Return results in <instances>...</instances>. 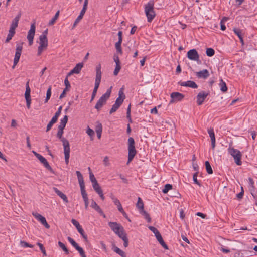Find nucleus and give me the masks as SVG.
Segmentation results:
<instances>
[{
    "label": "nucleus",
    "mask_w": 257,
    "mask_h": 257,
    "mask_svg": "<svg viewBox=\"0 0 257 257\" xmlns=\"http://www.w3.org/2000/svg\"><path fill=\"white\" fill-rule=\"evenodd\" d=\"M108 225L113 231L123 241L124 246L127 247L128 245V239L123 226L116 222H109Z\"/></svg>",
    "instance_id": "nucleus-1"
},
{
    "label": "nucleus",
    "mask_w": 257,
    "mask_h": 257,
    "mask_svg": "<svg viewBox=\"0 0 257 257\" xmlns=\"http://www.w3.org/2000/svg\"><path fill=\"white\" fill-rule=\"evenodd\" d=\"M63 130L62 128H58V131L57 133V137L61 139L63 143L64 147V153L65 155V161L67 165L69 163V159L70 156V145L69 141L65 138L62 137L63 134Z\"/></svg>",
    "instance_id": "nucleus-2"
},
{
    "label": "nucleus",
    "mask_w": 257,
    "mask_h": 257,
    "mask_svg": "<svg viewBox=\"0 0 257 257\" xmlns=\"http://www.w3.org/2000/svg\"><path fill=\"white\" fill-rule=\"evenodd\" d=\"M154 8V2L153 0L150 1L145 6V12L148 22H151L156 16Z\"/></svg>",
    "instance_id": "nucleus-3"
},
{
    "label": "nucleus",
    "mask_w": 257,
    "mask_h": 257,
    "mask_svg": "<svg viewBox=\"0 0 257 257\" xmlns=\"http://www.w3.org/2000/svg\"><path fill=\"white\" fill-rule=\"evenodd\" d=\"M112 86L108 88L106 92L103 94L96 103L95 108L99 111L102 107L106 104L107 100L109 98L111 93Z\"/></svg>",
    "instance_id": "nucleus-4"
},
{
    "label": "nucleus",
    "mask_w": 257,
    "mask_h": 257,
    "mask_svg": "<svg viewBox=\"0 0 257 257\" xmlns=\"http://www.w3.org/2000/svg\"><path fill=\"white\" fill-rule=\"evenodd\" d=\"M135 141L133 138L130 137L128 139V160L127 164H128L131 162L135 155H136L137 151L135 146Z\"/></svg>",
    "instance_id": "nucleus-5"
},
{
    "label": "nucleus",
    "mask_w": 257,
    "mask_h": 257,
    "mask_svg": "<svg viewBox=\"0 0 257 257\" xmlns=\"http://www.w3.org/2000/svg\"><path fill=\"white\" fill-rule=\"evenodd\" d=\"M228 152L233 157L234 161L237 165H241L242 164L241 161L242 154L240 151L230 146L228 149Z\"/></svg>",
    "instance_id": "nucleus-6"
},
{
    "label": "nucleus",
    "mask_w": 257,
    "mask_h": 257,
    "mask_svg": "<svg viewBox=\"0 0 257 257\" xmlns=\"http://www.w3.org/2000/svg\"><path fill=\"white\" fill-rule=\"evenodd\" d=\"M76 175L78 178L79 184L80 187L81 189V193L82 196V198L83 200H87L88 199L87 194L86 193V192L85 190V185H84V182L83 180V177L82 175L81 174V172L79 171H77Z\"/></svg>",
    "instance_id": "nucleus-7"
},
{
    "label": "nucleus",
    "mask_w": 257,
    "mask_h": 257,
    "mask_svg": "<svg viewBox=\"0 0 257 257\" xmlns=\"http://www.w3.org/2000/svg\"><path fill=\"white\" fill-rule=\"evenodd\" d=\"M23 44H18L16 45V52L15 54V57L14 59L13 65L12 66V69H14L15 66L17 65L18 63L19 62L20 58L21 57V55L22 53V49H23Z\"/></svg>",
    "instance_id": "nucleus-8"
},
{
    "label": "nucleus",
    "mask_w": 257,
    "mask_h": 257,
    "mask_svg": "<svg viewBox=\"0 0 257 257\" xmlns=\"http://www.w3.org/2000/svg\"><path fill=\"white\" fill-rule=\"evenodd\" d=\"M39 46L38 48L37 55L40 56L42 52L46 49L48 46V39L47 37H42L39 36Z\"/></svg>",
    "instance_id": "nucleus-9"
},
{
    "label": "nucleus",
    "mask_w": 257,
    "mask_h": 257,
    "mask_svg": "<svg viewBox=\"0 0 257 257\" xmlns=\"http://www.w3.org/2000/svg\"><path fill=\"white\" fill-rule=\"evenodd\" d=\"M35 23H33L31 25L30 29L29 30L27 38L29 41L30 46L32 45L33 43V39L35 33Z\"/></svg>",
    "instance_id": "nucleus-10"
},
{
    "label": "nucleus",
    "mask_w": 257,
    "mask_h": 257,
    "mask_svg": "<svg viewBox=\"0 0 257 257\" xmlns=\"http://www.w3.org/2000/svg\"><path fill=\"white\" fill-rule=\"evenodd\" d=\"M96 78L94 89L98 90L101 79V66L99 65L96 67Z\"/></svg>",
    "instance_id": "nucleus-11"
},
{
    "label": "nucleus",
    "mask_w": 257,
    "mask_h": 257,
    "mask_svg": "<svg viewBox=\"0 0 257 257\" xmlns=\"http://www.w3.org/2000/svg\"><path fill=\"white\" fill-rule=\"evenodd\" d=\"M29 80L27 81V82L26 84V91L25 93V97L26 101V105L28 109L30 108V104H31V96H30V93H31V89L29 87Z\"/></svg>",
    "instance_id": "nucleus-12"
},
{
    "label": "nucleus",
    "mask_w": 257,
    "mask_h": 257,
    "mask_svg": "<svg viewBox=\"0 0 257 257\" xmlns=\"http://www.w3.org/2000/svg\"><path fill=\"white\" fill-rule=\"evenodd\" d=\"M187 56L191 60L199 61V55L197 50L195 49H191L188 51Z\"/></svg>",
    "instance_id": "nucleus-13"
},
{
    "label": "nucleus",
    "mask_w": 257,
    "mask_h": 257,
    "mask_svg": "<svg viewBox=\"0 0 257 257\" xmlns=\"http://www.w3.org/2000/svg\"><path fill=\"white\" fill-rule=\"evenodd\" d=\"M209 95L208 92H206L204 91L200 92L197 95V103L198 105L202 104L206 98Z\"/></svg>",
    "instance_id": "nucleus-14"
},
{
    "label": "nucleus",
    "mask_w": 257,
    "mask_h": 257,
    "mask_svg": "<svg viewBox=\"0 0 257 257\" xmlns=\"http://www.w3.org/2000/svg\"><path fill=\"white\" fill-rule=\"evenodd\" d=\"M32 215L36 218L38 221H39L42 225H43L46 228L49 229L50 228V225L48 224L46 221V218L42 216L41 214L37 213V212H33Z\"/></svg>",
    "instance_id": "nucleus-15"
},
{
    "label": "nucleus",
    "mask_w": 257,
    "mask_h": 257,
    "mask_svg": "<svg viewBox=\"0 0 257 257\" xmlns=\"http://www.w3.org/2000/svg\"><path fill=\"white\" fill-rule=\"evenodd\" d=\"M184 96L182 93L179 92H173L171 94V100L170 101V103H172L175 101H180L182 100Z\"/></svg>",
    "instance_id": "nucleus-16"
},
{
    "label": "nucleus",
    "mask_w": 257,
    "mask_h": 257,
    "mask_svg": "<svg viewBox=\"0 0 257 257\" xmlns=\"http://www.w3.org/2000/svg\"><path fill=\"white\" fill-rule=\"evenodd\" d=\"M118 41L115 43V47L117 52L122 54V49L121 45L122 42V32L119 31L118 33Z\"/></svg>",
    "instance_id": "nucleus-17"
},
{
    "label": "nucleus",
    "mask_w": 257,
    "mask_h": 257,
    "mask_svg": "<svg viewBox=\"0 0 257 257\" xmlns=\"http://www.w3.org/2000/svg\"><path fill=\"white\" fill-rule=\"evenodd\" d=\"M37 158L40 161L41 163H42L43 164V165L45 166V167L46 169H47L51 173L54 174V170L51 168V167L50 166V165H49V163L48 162V161H47V160L44 157H43L41 155H40L38 156Z\"/></svg>",
    "instance_id": "nucleus-18"
},
{
    "label": "nucleus",
    "mask_w": 257,
    "mask_h": 257,
    "mask_svg": "<svg viewBox=\"0 0 257 257\" xmlns=\"http://www.w3.org/2000/svg\"><path fill=\"white\" fill-rule=\"evenodd\" d=\"M118 97L116 99L115 103L119 106L122 104L124 99L125 98V95L123 92V89L121 88L118 92Z\"/></svg>",
    "instance_id": "nucleus-19"
},
{
    "label": "nucleus",
    "mask_w": 257,
    "mask_h": 257,
    "mask_svg": "<svg viewBox=\"0 0 257 257\" xmlns=\"http://www.w3.org/2000/svg\"><path fill=\"white\" fill-rule=\"evenodd\" d=\"M83 66V64L82 63H79L74 67V68L71 70L70 72L67 74V77L70 76L73 74H79L82 67Z\"/></svg>",
    "instance_id": "nucleus-20"
},
{
    "label": "nucleus",
    "mask_w": 257,
    "mask_h": 257,
    "mask_svg": "<svg viewBox=\"0 0 257 257\" xmlns=\"http://www.w3.org/2000/svg\"><path fill=\"white\" fill-rule=\"evenodd\" d=\"M178 84L181 86L189 87L192 88H197L198 85L193 81H187L186 82H179Z\"/></svg>",
    "instance_id": "nucleus-21"
},
{
    "label": "nucleus",
    "mask_w": 257,
    "mask_h": 257,
    "mask_svg": "<svg viewBox=\"0 0 257 257\" xmlns=\"http://www.w3.org/2000/svg\"><path fill=\"white\" fill-rule=\"evenodd\" d=\"M21 16V13H19L18 15L13 19L12 22V24L11 25V27L10 29L12 31H15V29L18 27V22L20 20V17Z\"/></svg>",
    "instance_id": "nucleus-22"
},
{
    "label": "nucleus",
    "mask_w": 257,
    "mask_h": 257,
    "mask_svg": "<svg viewBox=\"0 0 257 257\" xmlns=\"http://www.w3.org/2000/svg\"><path fill=\"white\" fill-rule=\"evenodd\" d=\"M208 133L211 139V147L213 149L215 147V136L213 128H210L208 130Z\"/></svg>",
    "instance_id": "nucleus-23"
},
{
    "label": "nucleus",
    "mask_w": 257,
    "mask_h": 257,
    "mask_svg": "<svg viewBox=\"0 0 257 257\" xmlns=\"http://www.w3.org/2000/svg\"><path fill=\"white\" fill-rule=\"evenodd\" d=\"M196 76L199 78L206 79L209 76V73L207 69H204L196 73Z\"/></svg>",
    "instance_id": "nucleus-24"
},
{
    "label": "nucleus",
    "mask_w": 257,
    "mask_h": 257,
    "mask_svg": "<svg viewBox=\"0 0 257 257\" xmlns=\"http://www.w3.org/2000/svg\"><path fill=\"white\" fill-rule=\"evenodd\" d=\"M53 189L54 191V192L57 194V195L59 196L65 202H68L67 197L65 194L61 192L56 187H53Z\"/></svg>",
    "instance_id": "nucleus-25"
},
{
    "label": "nucleus",
    "mask_w": 257,
    "mask_h": 257,
    "mask_svg": "<svg viewBox=\"0 0 257 257\" xmlns=\"http://www.w3.org/2000/svg\"><path fill=\"white\" fill-rule=\"evenodd\" d=\"M91 206L96 211H97L98 213H99L101 215L103 216L104 218L106 217L105 215L103 213L102 209L100 208V207L97 205L96 202L94 201H92L91 203Z\"/></svg>",
    "instance_id": "nucleus-26"
},
{
    "label": "nucleus",
    "mask_w": 257,
    "mask_h": 257,
    "mask_svg": "<svg viewBox=\"0 0 257 257\" xmlns=\"http://www.w3.org/2000/svg\"><path fill=\"white\" fill-rule=\"evenodd\" d=\"M155 236L156 237L157 240L158 241L160 244L164 247V248L165 249H168V247L164 241L161 234L159 233Z\"/></svg>",
    "instance_id": "nucleus-27"
},
{
    "label": "nucleus",
    "mask_w": 257,
    "mask_h": 257,
    "mask_svg": "<svg viewBox=\"0 0 257 257\" xmlns=\"http://www.w3.org/2000/svg\"><path fill=\"white\" fill-rule=\"evenodd\" d=\"M248 182L249 191H250L251 194L253 195V193L254 192L255 190L254 181L251 178L249 177L248 178Z\"/></svg>",
    "instance_id": "nucleus-28"
},
{
    "label": "nucleus",
    "mask_w": 257,
    "mask_h": 257,
    "mask_svg": "<svg viewBox=\"0 0 257 257\" xmlns=\"http://www.w3.org/2000/svg\"><path fill=\"white\" fill-rule=\"evenodd\" d=\"M68 120V116L67 115H65L63 119L61 120V122L58 126V128L64 129L66 126V123H67Z\"/></svg>",
    "instance_id": "nucleus-29"
},
{
    "label": "nucleus",
    "mask_w": 257,
    "mask_h": 257,
    "mask_svg": "<svg viewBox=\"0 0 257 257\" xmlns=\"http://www.w3.org/2000/svg\"><path fill=\"white\" fill-rule=\"evenodd\" d=\"M136 206L138 208L139 212L144 210V203L140 197H138Z\"/></svg>",
    "instance_id": "nucleus-30"
},
{
    "label": "nucleus",
    "mask_w": 257,
    "mask_h": 257,
    "mask_svg": "<svg viewBox=\"0 0 257 257\" xmlns=\"http://www.w3.org/2000/svg\"><path fill=\"white\" fill-rule=\"evenodd\" d=\"M113 250L121 257H126L125 252L116 246H114Z\"/></svg>",
    "instance_id": "nucleus-31"
},
{
    "label": "nucleus",
    "mask_w": 257,
    "mask_h": 257,
    "mask_svg": "<svg viewBox=\"0 0 257 257\" xmlns=\"http://www.w3.org/2000/svg\"><path fill=\"white\" fill-rule=\"evenodd\" d=\"M140 213L144 216V217L147 220V222L150 223L151 221V218L148 212L144 210L140 212Z\"/></svg>",
    "instance_id": "nucleus-32"
},
{
    "label": "nucleus",
    "mask_w": 257,
    "mask_h": 257,
    "mask_svg": "<svg viewBox=\"0 0 257 257\" xmlns=\"http://www.w3.org/2000/svg\"><path fill=\"white\" fill-rule=\"evenodd\" d=\"M78 231L79 232V233L81 234V235L82 236V237L84 239L85 241L86 242H87L88 241V239H87V235L85 234L84 233V230L83 229V228H82L81 226L79 227H77V228Z\"/></svg>",
    "instance_id": "nucleus-33"
},
{
    "label": "nucleus",
    "mask_w": 257,
    "mask_h": 257,
    "mask_svg": "<svg viewBox=\"0 0 257 257\" xmlns=\"http://www.w3.org/2000/svg\"><path fill=\"white\" fill-rule=\"evenodd\" d=\"M219 86L220 87V89L222 92H226L227 90L226 84L222 79H220Z\"/></svg>",
    "instance_id": "nucleus-34"
},
{
    "label": "nucleus",
    "mask_w": 257,
    "mask_h": 257,
    "mask_svg": "<svg viewBox=\"0 0 257 257\" xmlns=\"http://www.w3.org/2000/svg\"><path fill=\"white\" fill-rule=\"evenodd\" d=\"M205 165L207 172L209 174H212L213 173V170L209 161H206L205 162Z\"/></svg>",
    "instance_id": "nucleus-35"
},
{
    "label": "nucleus",
    "mask_w": 257,
    "mask_h": 257,
    "mask_svg": "<svg viewBox=\"0 0 257 257\" xmlns=\"http://www.w3.org/2000/svg\"><path fill=\"white\" fill-rule=\"evenodd\" d=\"M59 247L65 252L66 254H69V251L66 247L65 245L61 241H59L58 243Z\"/></svg>",
    "instance_id": "nucleus-36"
},
{
    "label": "nucleus",
    "mask_w": 257,
    "mask_h": 257,
    "mask_svg": "<svg viewBox=\"0 0 257 257\" xmlns=\"http://www.w3.org/2000/svg\"><path fill=\"white\" fill-rule=\"evenodd\" d=\"M59 15V11H58L56 13L54 17L49 22V23H48L49 25H50V26L53 25L55 23L57 19H58Z\"/></svg>",
    "instance_id": "nucleus-37"
},
{
    "label": "nucleus",
    "mask_w": 257,
    "mask_h": 257,
    "mask_svg": "<svg viewBox=\"0 0 257 257\" xmlns=\"http://www.w3.org/2000/svg\"><path fill=\"white\" fill-rule=\"evenodd\" d=\"M15 33V31H12L11 29L9 31V34L7 35V37L6 39L5 42L8 43L12 38V37L14 36V34Z\"/></svg>",
    "instance_id": "nucleus-38"
},
{
    "label": "nucleus",
    "mask_w": 257,
    "mask_h": 257,
    "mask_svg": "<svg viewBox=\"0 0 257 257\" xmlns=\"http://www.w3.org/2000/svg\"><path fill=\"white\" fill-rule=\"evenodd\" d=\"M93 188L96 192L97 193H100L102 191L100 185L98 183V182L95 183V184L92 185Z\"/></svg>",
    "instance_id": "nucleus-39"
},
{
    "label": "nucleus",
    "mask_w": 257,
    "mask_h": 257,
    "mask_svg": "<svg viewBox=\"0 0 257 257\" xmlns=\"http://www.w3.org/2000/svg\"><path fill=\"white\" fill-rule=\"evenodd\" d=\"M51 95V86H49V88L47 89V93H46V97L45 100V103H46L48 102V101L49 100L50 97Z\"/></svg>",
    "instance_id": "nucleus-40"
},
{
    "label": "nucleus",
    "mask_w": 257,
    "mask_h": 257,
    "mask_svg": "<svg viewBox=\"0 0 257 257\" xmlns=\"http://www.w3.org/2000/svg\"><path fill=\"white\" fill-rule=\"evenodd\" d=\"M206 55L209 57H211L213 56L215 54V51L213 49L211 48H207L206 49Z\"/></svg>",
    "instance_id": "nucleus-41"
},
{
    "label": "nucleus",
    "mask_w": 257,
    "mask_h": 257,
    "mask_svg": "<svg viewBox=\"0 0 257 257\" xmlns=\"http://www.w3.org/2000/svg\"><path fill=\"white\" fill-rule=\"evenodd\" d=\"M172 188V185L169 184H167L165 185L164 188L163 189L162 192L166 194L168 191Z\"/></svg>",
    "instance_id": "nucleus-42"
},
{
    "label": "nucleus",
    "mask_w": 257,
    "mask_h": 257,
    "mask_svg": "<svg viewBox=\"0 0 257 257\" xmlns=\"http://www.w3.org/2000/svg\"><path fill=\"white\" fill-rule=\"evenodd\" d=\"M119 106L114 103L111 109L110 110L109 113L110 114H112L113 113L116 111V110L119 108Z\"/></svg>",
    "instance_id": "nucleus-43"
},
{
    "label": "nucleus",
    "mask_w": 257,
    "mask_h": 257,
    "mask_svg": "<svg viewBox=\"0 0 257 257\" xmlns=\"http://www.w3.org/2000/svg\"><path fill=\"white\" fill-rule=\"evenodd\" d=\"M89 177L92 185L97 182L96 179L94 177V175L92 172H89Z\"/></svg>",
    "instance_id": "nucleus-44"
},
{
    "label": "nucleus",
    "mask_w": 257,
    "mask_h": 257,
    "mask_svg": "<svg viewBox=\"0 0 257 257\" xmlns=\"http://www.w3.org/2000/svg\"><path fill=\"white\" fill-rule=\"evenodd\" d=\"M67 239L69 242L72 244V245L74 247H76V246L78 245L75 240L70 237H68Z\"/></svg>",
    "instance_id": "nucleus-45"
},
{
    "label": "nucleus",
    "mask_w": 257,
    "mask_h": 257,
    "mask_svg": "<svg viewBox=\"0 0 257 257\" xmlns=\"http://www.w3.org/2000/svg\"><path fill=\"white\" fill-rule=\"evenodd\" d=\"M20 244H21V246L24 247H30V248L33 247V245L30 244L28 243H27L24 241H21Z\"/></svg>",
    "instance_id": "nucleus-46"
},
{
    "label": "nucleus",
    "mask_w": 257,
    "mask_h": 257,
    "mask_svg": "<svg viewBox=\"0 0 257 257\" xmlns=\"http://www.w3.org/2000/svg\"><path fill=\"white\" fill-rule=\"evenodd\" d=\"M131 104L128 105L127 108V112H126V117L127 119H129L130 122H132V119L131 117Z\"/></svg>",
    "instance_id": "nucleus-47"
},
{
    "label": "nucleus",
    "mask_w": 257,
    "mask_h": 257,
    "mask_svg": "<svg viewBox=\"0 0 257 257\" xmlns=\"http://www.w3.org/2000/svg\"><path fill=\"white\" fill-rule=\"evenodd\" d=\"M37 245L39 247L40 249L41 250V251L43 253V255L46 256V252L45 249L44 247L43 246V245L42 244L39 243V242H38L37 243Z\"/></svg>",
    "instance_id": "nucleus-48"
},
{
    "label": "nucleus",
    "mask_w": 257,
    "mask_h": 257,
    "mask_svg": "<svg viewBox=\"0 0 257 257\" xmlns=\"http://www.w3.org/2000/svg\"><path fill=\"white\" fill-rule=\"evenodd\" d=\"M197 175H198V172H196L194 174L193 176V181H194V183L197 184L199 186H201L200 183H199V182L197 179Z\"/></svg>",
    "instance_id": "nucleus-49"
},
{
    "label": "nucleus",
    "mask_w": 257,
    "mask_h": 257,
    "mask_svg": "<svg viewBox=\"0 0 257 257\" xmlns=\"http://www.w3.org/2000/svg\"><path fill=\"white\" fill-rule=\"evenodd\" d=\"M120 69H121L120 64L116 65L114 71L113 72L114 75H115V76L117 75V74L119 73Z\"/></svg>",
    "instance_id": "nucleus-50"
},
{
    "label": "nucleus",
    "mask_w": 257,
    "mask_h": 257,
    "mask_svg": "<svg viewBox=\"0 0 257 257\" xmlns=\"http://www.w3.org/2000/svg\"><path fill=\"white\" fill-rule=\"evenodd\" d=\"M233 31L234 33L238 37L242 36L241 34V30L238 28H234L233 29Z\"/></svg>",
    "instance_id": "nucleus-51"
},
{
    "label": "nucleus",
    "mask_w": 257,
    "mask_h": 257,
    "mask_svg": "<svg viewBox=\"0 0 257 257\" xmlns=\"http://www.w3.org/2000/svg\"><path fill=\"white\" fill-rule=\"evenodd\" d=\"M110 197H111V199L113 200L114 203L116 206H117L118 204H119L120 203L119 200L117 198H116L114 196H113V195H111Z\"/></svg>",
    "instance_id": "nucleus-52"
},
{
    "label": "nucleus",
    "mask_w": 257,
    "mask_h": 257,
    "mask_svg": "<svg viewBox=\"0 0 257 257\" xmlns=\"http://www.w3.org/2000/svg\"><path fill=\"white\" fill-rule=\"evenodd\" d=\"M102 126L101 123L98 122V124L96 127V133H102Z\"/></svg>",
    "instance_id": "nucleus-53"
},
{
    "label": "nucleus",
    "mask_w": 257,
    "mask_h": 257,
    "mask_svg": "<svg viewBox=\"0 0 257 257\" xmlns=\"http://www.w3.org/2000/svg\"><path fill=\"white\" fill-rule=\"evenodd\" d=\"M149 228L151 231H152L155 234V236L160 233L159 231L158 230V229L156 228H155V227L151 226L149 227Z\"/></svg>",
    "instance_id": "nucleus-54"
},
{
    "label": "nucleus",
    "mask_w": 257,
    "mask_h": 257,
    "mask_svg": "<svg viewBox=\"0 0 257 257\" xmlns=\"http://www.w3.org/2000/svg\"><path fill=\"white\" fill-rule=\"evenodd\" d=\"M80 253V256L85 254L83 248L80 247L78 245L75 248Z\"/></svg>",
    "instance_id": "nucleus-55"
},
{
    "label": "nucleus",
    "mask_w": 257,
    "mask_h": 257,
    "mask_svg": "<svg viewBox=\"0 0 257 257\" xmlns=\"http://www.w3.org/2000/svg\"><path fill=\"white\" fill-rule=\"evenodd\" d=\"M71 222L76 227V228L81 226L79 223L74 219H72L71 220Z\"/></svg>",
    "instance_id": "nucleus-56"
},
{
    "label": "nucleus",
    "mask_w": 257,
    "mask_h": 257,
    "mask_svg": "<svg viewBox=\"0 0 257 257\" xmlns=\"http://www.w3.org/2000/svg\"><path fill=\"white\" fill-rule=\"evenodd\" d=\"M86 133L91 137H93L94 135V131L89 127L87 130Z\"/></svg>",
    "instance_id": "nucleus-57"
},
{
    "label": "nucleus",
    "mask_w": 257,
    "mask_h": 257,
    "mask_svg": "<svg viewBox=\"0 0 257 257\" xmlns=\"http://www.w3.org/2000/svg\"><path fill=\"white\" fill-rule=\"evenodd\" d=\"M64 83H65V86H66V89H69L70 88L71 86H70V84L68 81V77L67 76V77L65 78V80H64Z\"/></svg>",
    "instance_id": "nucleus-58"
},
{
    "label": "nucleus",
    "mask_w": 257,
    "mask_h": 257,
    "mask_svg": "<svg viewBox=\"0 0 257 257\" xmlns=\"http://www.w3.org/2000/svg\"><path fill=\"white\" fill-rule=\"evenodd\" d=\"M103 163L105 166H108L110 164L109 162V158L107 156H105L103 159Z\"/></svg>",
    "instance_id": "nucleus-59"
},
{
    "label": "nucleus",
    "mask_w": 257,
    "mask_h": 257,
    "mask_svg": "<svg viewBox=\"0 0 257 257\" xmlns=\"http://www.w3.org/2000/svg\"><path fill=\"white\" fill-rule=\"evenodd\" d=\"M69 90V89H66V88L63 90L62 93L60 94L59 98L62 99L65 97L66 92Z\"/></svg>",
    "instance_id": "nucleus-60"
},
{
    "label": "nucleus",
    "mask_w": 257,
    "mask_h": 257,
    "mask_svg": "<svg viewBox=\"0 0 257 257\" xmlns=\"http://www.w3.org/2000/svg\"><path fill=\"white\" fill-rule=\"evenodd\" d=\"M82 19V18L78 16L73 24V27L74 28Z\"/></svg>",
    "instance_id": "nucleus-61"
},
{
    "label": "nucleus",
    "mask_w": 257,
    "mask_h": 257,
    "mask_svg": "<svg viewBox=\"0 0 257 257\" xmlns=\"http://www.w3.org/2000/svg\"><path fill=\"white\" fill-rule=\"evenodd\" d=\"M86 10H87V8L83 7V8L81 10V12H80L79 16H80V17L83 18V16L84 15V14H85V13L86 12Z\"/></svg>",
    "instance_id": "nucleus-62"
},
{
    "label": "nucleus",
    "mask_w": 257,
    "mask_h": 257,
    "mask_svg": "<svg viewBox=\"0 0 257 257\" xmlns=\"http://www.w3.org/2000/svg\"><path fill=\"white\" fill-rule=\"evenodd\" d=\"M244 195V190H242L241 191L240 193L237 194L236 197L238 199H241L242 198L243 196Z\"/></svg>",
    "instance_id": "nucleus-63"
},
{
    "label": "nucleus",
    "mask_w": 257,
    "mask_h": 257,
    "mask_svg": "<svg viewBox=\"0 0 257 257\" xmlns=\"http://www.w3.org/2000/svg\"><path fill=\"white\" fill-rule=\"evenodd\" d=\"M97 90H96V89H93V92H92V96H91V100H90V102H92L93 99H94L96 95V93H97Z\"/></svg>",
    "instance_id": "nucleus-64"
}]
</instances>
